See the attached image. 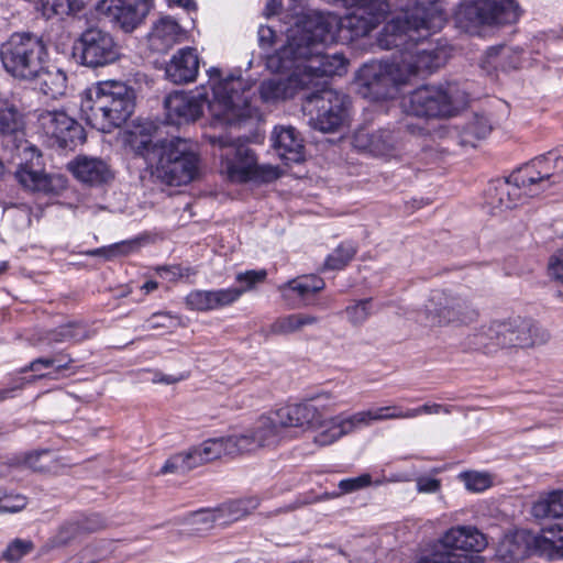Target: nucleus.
I'll use <instances>...</instances> for the list:
<instances>
[{
	"label": "nucleus",
	"mask_w": 563,
	"mask_h": 563,
	"mask_svg": "<svg viewBox=\"0 0 563 563\" xmlns=\"http://www.w3.org/2000/svg\"><path fill=\"white\" fill-rule=\"evenodd\" d=\"M271 140L282 159L287 163H299L303 159V140L295 128L276 126Z\"/></svg>",
	"instance_id": "obj_28"
},
{
	"label": "nucleus",
	"mask_w": 563,
	"mask_h": 563,
	"mask_svg": "<svg viewBox=\"0 0 563 563\" xmlns=\"http://www.w3.org/2000/svg\"><path fill=\"white\" fill-rule=\"evenodd\" d=\"M291 27L288 30L286 44L274 55L267 57V67L273 71H288L292 68H301L314 73L318 76H334L345 73L346 59L342 54H324L322 43L318 53L301 56L296 52H286L291 45Z\"/></svg>",
	"instance_id": "obj_11"
},
{
	"label": "nucleus",
	"mask_w": 563,
	"mask_h": 563,
	"mask_svg": "<svg viewBox=\"0 0 563 563\" xmlns=\"http://www.w3.org/2000/svg\"><path fill=\"white\" fill-rule=\"evenodd\" d=\"M213 310L231 306L241 297V291L235 290L234 287L225 289L211 290Z\"/></svg>",
	"instance_id": "obj_55"
},
{
	"label": "nucleus",
	"mask_w": 563,
	"mask_h": 563,
	"mask_svg": "<svg viewBox=\"0 0 563 563\" xmlns=\"http://www.w3.org/2000/svg\"><path fill=\"white\" fill-rule=\"evenodd\" d=\"M474 339L476 345L492 352L541 345L549 340V333L533 320L516 316L490 320L476 331Z\"/></svg>",
	"instance_id": "obj_6"
},
{
	"label": "nucleus",
	"mask_w": 563,
	"mask_h": 563,
	"mask_svg": "<svg viewBox=\"0 0 563 563\" xmlns=\"http://www.w3.org/2000/svg\"><path fill=\"white\" fill-rule=\"evenodd\" d=\"M90 336L87 327L80 322H69L51 330L47 340L54 343L79 342Z\"/></svg>",
	"instance_id": "obj_39"
},
{
	"label": "nucleus",
	"mask_w": 563,
	"mask_h": 563,
	"mask_svg": "<svg viewBox=\"0 0 563 563\" xmlns=\"http://www.w3.org/2000/svg\"><path fill=\"white\" fill-rule=\"evenodd\" d=\"M563 157L553 152L534 157L495 187L496 203L512 209L562 180Z\"/></svg>",
	"instance_id": "obj_4"
},
{
	"label": "nucleus",
	"mask_w": 563,
	"mask_h": 563,
	"mask_svg": "<svg viewBox=\"0 0 563 563\" xmlns=\"http://www.w3.org/2000/svg\"><path fill=\"white\" fill-rule=\"evenodd\" d=\"M537 550L548 556L554 554L563 556V525L559 527L558 533L552 537L540 536L534 539Z\"/></svg>",
	"instance_id": "obj_45"
},
{
	"label": "nucleus",
	"mask_w": 563,
	"mask_h": 563,
	"mask_svg": "<svg viewBox=\"0 0 563 563\" xmlns=\"http://www.w3.org/2000/svg\"><path fill=\"white\" fill-rule=\"evenodd\" d=\"M349 97L329 87L306 96L302 109L310 115V125L323 133L336 131L346 118Z\"/></svg>",
	"instance_id": "obj_13"
},
{
	"label": "nucleus",
	"mask_w": 563,
	"mask_h": 563,
	"mask_svg": "<svg viewBox=\"0 0 563 563\" xmlns=\"http://www.w3.org/2000/svg\"><path fill=\"white\" fill-rule=\"evenodd\" d=\"M151 0H100L96 10L124 32L134 31L147 15Z\"/></svg>",
	"instance_id": "obj_19"
},
{
	"label": "nucleus",
	"mask_w": 563,
	"mask_h": 563,
	"mask_svg": "<svg viewBox=\"0 0 563 563\" xmlns=\"http://www.w3.org/2000/svg\"><path fill=\"white\" fill-rule=\"evenodd\" d=\"M33 549L31 541L14 540L3 552V559L9 562H15Z\"/></svg>",
	"instance_id": "obj_56"
},
{
	"label": "nucleus",
	"mask_w": 563,
	"mask_h": 563,
	"mask_svg": "<svg viewBox=\"0 0 563 563\" xmlns=\"http://www.w3.org/2000/svg\"><path fill=\"white\" fill-rule=\"evenodd\" d=\"M490 131L492 125L488 118L476 114L464 128L461 136V144L475 146L474 140L485 139Z\"/></svg>",
	"instance_id": "obj_42"
},
{
	"label": "nucleus",
	"mask_w": 563,
	"mask_h": 563,
	"mask_svg": "<svg viewBox=\"0 0 563 563\" xmlns=\"http://www.w3.org/2000/svg\"><path fill=\"white\" fill-rule=\"evenodd\" d=\"M375 27L356 8L344 18L333 13L312 12L298 19L291 26L292 42L286 52L306 56L318 53L322 43L352 42L366 36Z\"/></svg>",
	"instance_id": "obj_2"
},
{
	"label": "nucleus",
	"mask_w": 563,
	"mask_h": 563,
	"mask_svg": "<svg viewBox=\"0 0 563 563\" xmlns=\"http://www.w3.org/2000/svg\"><path fill=\"white\" fill-rule=\"evenodd\" d=\"M278 177L279 170L277 167H273L271 165H257L255 162V170L252 174L251 179L269 183L277 179Z\"/></svg>",
	"instance_id": "obj_60"
},
{
	"label": "nucleus",
	"mask_w": 563,
	"mask_h": 563,
	"mask_svg": "<svg viewBox=\"0 0 563 563\" xmlns=\"http://www.w3.org/2000/svg\"><path fill=\"white\" fill-rule=\"evenodd\" d=\"M467 102L466 95L455 84L422 86L402 98V110L426 119L449 118Z\"/></svg>",
	"instance_id": "obj_10"
},
{
	"label": "nucleus",
	"mask_w": 563,
	"mask_h": 563,
	"mask_svg": "<svg viewBox=\"0 0 563 563\" xmlns=\"http://www.w3.org/2000/svg\"><path fill=\"white\" fill-rule=\"evenodd\" d=\"M325 286L324 280L317 275H305L289 280L280 287L283 295L288 297V291L296 292L301 299L306 300L310 296L321 291Z\"/></svg>",
	"instance_id": "obj_34"
},
{
	"label": "nucleus",
	"mask_w": 563,
	"mask_h": 563,
	"mask_svg": "<svg viewBox=\"0 0 563 563\" xmlns=\"http://www.w3.org/2000/svg\"><path fill=\"white\" fill-rule=\"evenodd\" d=\"M416 7L411 11L404 13V16H397L385 26V32L413 31L418 32L421 27L428 33L430 30H441L445 24L443 14L433 5L438 0H415Z\"/></svg>",
	"instance_id": "obj_20"
},
{
	"label": "nucleus",
	"mask_w": 563,
	"mask_h": 563,
	"mask_svg": "<svg viewBox=\"0 0 563 563\" xmlns=\"http://www.w3.org/2000/svg\"><path fill=\"white\" fill-rule=\"evenodd\" d=\"M376 421L375 409L357 411L345 418L342 416L332 417L329 418L327 429L318 432L313 441L321 446L330 445L343 435L358 428L368 427Z\"/></svg>",
	"instance_id": "obj_23"
},
{
	"label": "nucleus",
	"mask_w": 563,
	"mask_h": 563,
	"mask_svg": "<svg viewBox=\"0 0 563 563\" xmlns=\"http://www.w3.org/2000/svg\"><path fill=\"white\" fill-rule=\"evenodd\" d=\"M417 490L422 494H433L440 490L441 481L429 476H420L416 479Z\"/></svg>",
	"instance_id": "obj_61"
},
{
	"label": "nucleus",
	"mask_w": 563,
	"mask_h": 563,
	"mask_svg": "<svg viewBox=\"0 0 563 563\" xmlns=\"http://www.w3.org/2000/svg\"><path fill=\"white\" fill-rule=\"evenodd\" d=\"M478 317V310L466 297L445 291L433 294L424 309V320L430 325H467Z\"/></svg>",
	"instance_id": "obj_16"
},
{
	"label": "nucleus",
	"mask_w": 563,
	"mask_h": 563,
	"mask_svg": "<svg viewBox=\"0 0 563 563\" xmlns=\"http://www.w3.org/2000/svg\"><path fill=\"white\" fill-rule=\"evenodd\" d=\"M27 505L24 495L0 492V514H15L22 511Z\"/></svg>",
	"instance_id": "obj_51"
},
{
	"label": "nucleus",
	"mask_w": 563,
	"mask_h": 563,
	"mask_svg": "<svg viewBox=\"0 0 563 563\" xmlns=\"http://www.w3.org/2000/svg\"><path fill=\"white\" fill-rule=\"evenodd\" d=\"M356 80L358 92L377 101L393 98L398 87L407 82V76L396 63L372 62L360 68Z\"/></svg>",
	"instance_id": "obj_15"
},
{
	"label": "nucleus",
	"mask_w": 563,
	"mask_h": 563,
	"mask_svg": "<svg viewBox=\"0 0 563 563\" xmlns=\"http://www.w3.org/2000/svg\"><path fill=\"white\" fill-rule=\"evenodd\" d=\"M520 16L516 0H473L463 3L456 14L459 27L472 32L479 25L511 24Z\"/></svg>",
	"instance_id": "obj_14"
},
{
	"label": "nucleus",
	"mask_w": 563,
	"mask_h": 563,
	"mask_svg": "<svg viewBox=\"0 0 563 563\" xmlns=\"http://www.w3.org/2000/svg\"><path fill=\"white\" fill-rule=\"evenodd\" d=\"M176 318L167 312H155L146 320L148 330L169 329L175 327Z\"/></svg>",
	"instance_id": "obj_59"
},
{
	"label": "nucleus",
	"mask_w": 563,
	"mask_h": 563,
	"mask_svg": "<svg viewBox=\"0 0 563 563\" xmlns=\"http://www.w3.org/2000/svg\"><path fill=\"white\" fill-rule=\"evenodd\" d=\"M531 514L537 519L563 518V490L555 489L540 494L532 504Z\"/></svg>",
	"instance_id": "obj_33"
},
{
	"label": "nucleus",
	"mask_w": 563,
	"mask_h": 563,
	"mask_svg": "<svg viewBox=\"0 0 563 563\" xmlns=\"http://www.w3.org/2000/svg\"><path fill=\"white\" fill-rule=\"evenodd\" d=\"M279 419L277 421L268 417H261L251 430L257 448L272 446L280 440Z\"/></svg>",
	"instance_id": "obj_35"
},
{
	"label": "nucleus",
	"mask_w": 563,
	"mask_h": 563,
	"mask_svg": "<svg viewBox=\"0 0 563 563\" xmlns=\"http://www.w3.org/2000/svg\"><path fill=\"white\" fill-rule=\"evenodd\" d=\"M186 37L184 27L173 18L165 15L154 22L147 36L148 47L155 53H166Z\"/></svg>",
	"instance_id": "obj_26"
},
{
	"label": "nucleus",
	"mask_w": 563,
	"mask_h": 563,
	"mask_svg": "<svg viewBox=\"0 0 563 563\" xmlns=\"http://www.w3.org/2000/svg\"><path fill=\"white\" fill-rule=\"evenodd\" d=\"M416 563H472V558L441 550L435 547L434 542L432 552L421 556Z\"/></svg>",
	"instance_id": "obj_46"
},
{
	"label": "nucleus",
	"mask_w": 563,
	"mask_h": 563,
	"mask_svg": "<svg viewBox=\"0 0 563 563\" xmlns=\"http://www.w3.org/2000/svg\"><path fill=\"white\" fill-rule=\"evenodd\" d=\"M134 108V89L117 80L98 82L87 90L80 103L87 124L103 133H110L125 123Z\"/></svg>",
	"instance_id": "obj_5"
},
{
	"label": "nucleus",
	"mask_w": 563,
	"mask_h": 563,
	"mask_svg": "<svg viewBox=\"0 0 563 563\" xmlns=\"http://www.w3.org/2000/svg\"><path fill=\"white\" fill-rule=\"evenodd\" d=\"M548 276L560 287V294L563 296V249L553 252L548 260Z\"/></svg>",
	"instance_id": "obj_50"
},
{
	"label": "nucleus",
	"mask_w": 563,
	"mask_h": 563,
	"mask_svg": "<svg viewBox=\"0 0 563 563\" xmlns=\"http://www.w3.org/2000/svg\"><path fill=\"white\" fill-rule=\"evenodd\" d=\"M450 413L451 409L449 406L441 404H424L417 408H408L406 410L398 405H388L375 409L377 421L396 420V419H412L422 413Z\"/></svg>",
	"instance_id": "obj_31"
},
{
	"label": "nucleus",
	"mask_w": 563,
	"mask_h": 563,
	"mask_svg": "<svg viewBox=\"0 0 563 563\" xmlns=\"http://www.w3.org/2000/svg\"><path fill=\"white\" fill-rule=\"evenodd\" d=\"M371 305L372 299L367 298L354 301L353 305L347 306L344 311L350 323L354 327L363 324L371 316Z\"/></svg>",
	"instance_id": "obj_47"
},
{
	"label": "nucleus",
	"mask_w": 563,
	"mask_h": 563,
	"mask_svg": "<svg viewBox=\"0 0 563 563\" xmlns=\"http://www.w3.org/2000/svg\"><path fill=\"white\" fill-rule=\"evenodd\" d=\"M219 69L210 70L212 98L208 103L212 115L227 123L252 117L251 86L241 76L223 79H219Z\"/></svg>",
	"instance_id": "obj_9"
},
{
	"label": "nucleus",
	"mask_w": 563,
	"mask_h": 563,
	"mask_svg": "<svg viewBox=\"0 0 563 563\" xmlns=\"http://www.w3.org/2000/svg\"><path fill=\"white\" fill-rule=\"evenodd\" d=\"M199 70V56L195 48H180L166 66V77L174 84L191 82Z\"/></svg>",
	"instance_id": "obj_27"
},
{
	"label": "nucleus",
	"mask_w": 563,
	"mask_h": 563,
	"mask_svg": "<svg viewBox=\"0 0 563 563\" xmlns=\"http://www.w3.org/2000/svg\"><path fill=\"white\" fill-rule=\"evenodd\" d=\"M465 487L471 492H483L492 486L493 481L489 474L479 472H465L461 474Z\"/></svg>",
	"instance_id": "obj_53"
},
{
	"label": "nucleus",
	"mask_w": 563,
	"mask_h": 563,
	"mask_svg": "<svg viewBox=\"0 0 563 563\" xmlns=\"http://www.w3.org/2000/svg\"><path fill=\"white\" fill-rule=\"evenodd\" d=\"M221 148V172L232 183H246L251 180L255 170L254 152L240 140L229 136H219L213 140Z\"/></svg>",
	"instance_id": "obj_17"
},
{
	"label": "nucleus",
	"mask_w": 563,
	"mask_h": 563,
	"mask_svg": "<svg viewBox=\"0 0 563 563\" xmlns=\"http://www.w3.org/2000/svg\"><path fill=\"white\" fill-rule=\"evenodd\" d=\"M435 547L446 552H482L487 547V539L475 526H455L443 532Z\"/></svg>",
	"instance_id": "obj_22"
},
{
	"label": "nucleus",
	"mask_w": 563,
	"mask_h": 563,
	"mask_svg": "<svg viewBox=\"0 0 563 563\" xmlns=\"http://www.w3.org/2000/svg\"><path fill=\"white\" fill-rule=\"evenodd\" d=\"M439 30H430L429 33L422 27L418 32L400 31L386 32L387 46H404L400 65L407 79L412 75L432 73L441 67L448 58L443 47L426 41L428 36Z\"/></svg>",
	"instance_id": "obj_7"
},
{
	"label": "nucleus",
	"mask_w": 563,
	"mask_h": 563,
	"mask_svg": "<svg viewBox=\"0 0 563 563\" xmlns=\"http://www.w3.org/2000/svg\"><path fill=\"white\" fill-rule=\"evenodd\" d=\"M122 48L115 37L99 26L84 30L73 45V57L87 68L99 69L120 60Z\"/></svg>",
	"instance_id": "obj_12"
},
{
	"label": "nucleus",
	"mask_w": 563,
	"mask_h": 563,
	"mask_svg": "<svg viewBox=\"0 0 563 563\" xmlns=\"http://www.w3.org/2000/svg\"><path fill=\"white\" fill-rule=\"evenodd\" d=\"M0 146L19 158L15 178L31 191L58 194L66 188L67 180L62 175H48L35 168L40 165L38 150L25 140L22 115L14 106H0Z\"/></svg>",
	"instance_id": "obj_1"
},
{
	"label": "nucleus",
	"mask_w": 563,
	"mask_h": 563,
	"mask_svg": "<svg viewBox=\"0 0 563 563\" xmlns=\"http://www.w3.org/2000/svg\"><path fill=\"white\" fill-rule=\"evenodd\" d=\"M276 416L283 428H309L318 429L321 432L327 429L329 423V418L324 417L313 400L282 408Z\"/></svg>",
	"instance_id": "obj_24"
},
{
	"label": "nucleus",
	"mask_w": 563,
	"mask_h": 563,
	"mask_svg": "<svg viewBox=\"0 0 563 563\" xmlns=\"http://www.w3.org/2000/svg\"><path fill=\"white\" fill-rule=\"evenodd\" d=\"M71 362V358H68L67 361L63 362L57 357H41L31 362L29 369L36 372L40 371L41 367H55L56 372H60L63 369H67Z\"/></svg>",
	"instance_id": "obj_58"
},
{
	"label": "nucleus",
	"mask_w": 563,
	"mask_h": 563,
	"mask_svg": "<svg viewBox=\"0 0 563 563\" xmlns=\"http://www.w3.org/2000/svg\"><path fill=\"white\" fill-rule=\"evenodd\" d=\"M203 102L196 96L174 92L164 102L166 122L180 125L196 121L202 114Z\"/></svg>",
	"instance_id": "obj_25"
},
{
	"label": "nucleus",
	"mask_w": 563,
	"mask_h": 563,
	"mask_svg": "<svg viewBox=\"0 0 563 563\" xmlns=\"http://www.w3.org/2000/svg\"><path fill=\"white\" fill-rule=\"evenodd\" d=\"M137 156L155 168V176L170 186L190 183L198 173L197 144L187 139L172 137L153 142L147 136L131 141Z\"/></svg>",
	"instance_id": "obj_3"
},
{
	"label": "nucleus",
	"mask_w": 563,
	"mask_h": 563,
	"mask_svg": "<svg viewBox=\"0 0 563 563\" xmlns=\"http://www.w3.org/2000/svg\"><path fill=\"white\" fill-rule=\"evenodd\" d=\"M317 322L318 318L314 316L294 313L276 319L271 325V331L274 334H289Z\"/></svg>",
	"instance_id": "obj_38"
},
{
	"label": "nucleus",
	"mask_w": 563,
	"mask_h": 563,
	"mask_svg": "<svg viewBox=\"0 0 563 563\" xmlns=\"http://www.w3.org/2000/svg\"><path fill=\"white\" fill-rule=\"evenodd\" d=\"M54 463L55 456L48 450L31 453L25 457L27 467L41 473L49 472Z\"/></svg>",
	"instance_id": "obj_48"
},
{
	"label": "nucleus",
	"mask_w": 563,
	"mask_h": 563,
	"mask_svg": "<svg viewBox=\"0 0 563 563\" xmlns=\"http://www.w3.org/2000/svg\"><path fill=\"white\" fill-rule=\"evenodd\" d=\"M357 253V246L351 242L341 243L331 254L328 255L324 267L331 271L344 268Z\"/></svg>",
	"instance_id": "obj_44"
},
{
	"label": "nucleus",
	"mask_w": 563,
	"mask_h": 563,
	"mask_svg": "<svg viewBox=\"0 0 563 563\" xmlns=\"http://www.w3.org/2000/svg\"><path fill=\"white\" fill-rule=\"evenodd\" d=\"M353 145L374 156L396 157L402 150V132L400 129L389 128L374 132L362 129L355 132Z\"/></svg>",
	"instance_id": "obj_21"
},
{
	"label": "nucleus",
	"mask_w": 563,
	"mask_h": 563,
	"mask_svg": "<svg viewBox=\"0 0 563 563\" xmlns=\"http://www.w3.org/2000/svg\"><path fill=\"white\" fill-rule=\"evenodd\" d=\"M506 55L507 49L504 46L489 47L482 58L481 67L488 74L498 68L505 69L503 60Z\"/></svg>",
	"instance_id": "obj_49"
},
{
	"label": "nucleus",
	"mask_w": 563,
	"mask_h": 563,
	"mask_svg": "<svg viewBox=\"0 0 563 563\" xmlns=\"http://www.w3.org/2000/svg\"><path fill=\"white\" fill-rule=\"evenodd\" d=\"M205 463H209V461L205 457L201 443L187 452L170 456L162 466L159 474H186Z\"/></svg>",
	"instance_id": "obj_32"
},
{
	"label": "nucleus",
	"mask_w": 563,
	"mask_h": 563,
	"mask_svg": "<svg viewBox=\"0 0 563 563\" xmlns=\"http://www.w3.org/2000/svg\"><path fill=\"white\" fill-rule=\"evenodd\" d=\"M267 273L265 269L260 271H246L239 273L235 280L240 284L239 287H234L235 290L241 291V296L246 291L252 290L257 284L263 283L266 279Z\"/></svg>",
	"instance_id": "obj_52"
},
{
	"label": "nucleus",
	"mask_w": 563,
	"mask_h": 563,
	"mask_svg": "<svg viewBox=\"0 0 563 563\" xmlns=\"http://www.w3.org/2000/svg\"><path fill=\"white\" fill-rule=\"evenodd\" d=\"M69 167L76 178L91 185L107 183L112 176L107 164L99 158L79 157Z\"/></svg>",
	"instance_id": "obj_30"
},
{
	"label": "nucleus",
	"mask_w": 563,
	"mask_h": 563,
	"mask_svg": "<svg viewBox=\"0 0 563 563\" xmlns=\"http://www.w3.org/2000/svg\"><path fill=\"white\" fill-rule=\"evenodd\" d=\"M220 509L217 508L214 510H200L192 514V520L196 523H207L209 527L212 526L218 520H221Z\"/></svg>",
	"instance_id": "obj_62"
},
{
	"label": "nucleus",
	"mask_w": 563,
	"mask_h": 563,
	"mask_svg": "<svg viewBox=\"0 0 563 563\" xmlns=\"http://www.w3.org/2000/svg\"><path fill=\"white\" fill-rule=\"evenodd\" d=\"M355 8L375 26L384 22L390 11L389 3L386 0H356Z\"/></svg>",
	"instance_id": "obj_41"
},
{
	"label": "nucleus",
	"mask_w": 563,
	"mask_h": 563,
	"mask_svg": "<svg viewBox=\"0 0 563 563\" xmlns=\"http://www.w3.org/2000/svg\"><path fill=\"white\" fill-rule=\"evenodd\" d=\"M186 305L191 310H213L211 290H194L186 297Z\"/></svg>",
	"instance_id": "obj_54"
},
{
	"label": "nucleus",
	"mask_w": 563,
	"mask_h": 563,
	"mask_svg": "<svg viewBox=\"0 0 563 563\" xmlns=\"http://www.w3.org/2000/svg\"><path fill=\"white\" fill-rule=\"evenodd\" d=\"M47 60V46L43 37L33 32H14L0 44L1 65L16 80L31 81Z\"/></svg>",
	"instance_id": "obj_8"
},
{
	"label": "nucleus",
	"mask_w": 563,
	"mask_h": 563,
	"mask_svg": "<svg viewBox=\"0 0 563 563\" xmlns=\"http://www.w3.org/2000/svg\"><path fill=\"white\" fill-rule=\"evenodd\" d=\"M67 75L58 67L43 63L30 82H35L36 88L45 96L56 99L66 93Z\"/></svg>",
	"instance_id": "obj_29"
},
{
	"label": "nucleus",
	"mask_w": 563,
	"mask_h": 563,
	"mask_svg": "<svg viewBox=\"0 0 563 563\" xmlns=\"http://www.w3.org/2000/svg\"><path fill=\"white\" fill-rule=\"evenodd\" d=\"M372 484V477L369 474H362L357 477L342 479L339 483V488L342 493L349 494L358 489L365 488Z\"/></svg>",
	"instance_id": "obj_57"
},
{
	"label": "nucleus",
	"mask_w": 563,
	"mask_h": 563,
	"mask_svg": "<svg viewBox=\"0 0 563 563\" xmlns=\"http://www.w3.org/2000/svg\"><path fill=\"white\" fill-rule=\"evenodd\" d=\"M131 249L130 244H115L109 249L102 247V249H96L92 251H88L87 254L91 256H98L103 255L107 258L113 257L120 253H125L128 250Z\"/></svg>",
	"instance_id": "obj_63"
},
{
	"label": "nucleus",
	"mask_w": 563,
	"mask_h": 563,
	"mask_svg": "<svg viewBox=\"0 0 563 563\" xmlns=\"http://www.w3.org/2000/svg\"><path fill=\"white\" fill-rule=\"evenodd\" d=\"M261 505V498L257 496L245 497L222 504L219 509L222 519L228 518L231 521H238L252 514Z\"/></svg>",
	"instance_id": "obj_37"
},
{
	"label": "nucleus",
	"mask_w": 563,
	"mask_h": 563,
	"mask_svg": "<svg viewBox=\"0 0 563 563\" xmlns=\"http://www.w3.org/2000/svg\"><path fill=\"white\" fill-rule=\"evenodd\" d=\"M38 123L52 145L74 150L86 141L84 128L65 111H44Z\"/></svg>",
	"instance_id": "obj_18"
},
{
	"label": "nucleus",
	"mask_w": 563,
	"mask_h": 563,
	"mask_svg": "<svg viewBox=\"0 0 563 563\" xmlns=\"http://www.w3.org/2000/svg\"><path fill=\"white\" fill-rule=\"evenodd\" d=\"M202 452L209 462L214 461L222 455H239L240 449L236 434L224 438L208 439L203 441Z\"/></svg>",
	"instance_id": "obj_36"
},
{
	"label": "nucleus",
	"mask_w": 563,
	"mask_h": 563,
	"mask_svg": "<svg viewBox=\"0 0 563 563\" xmlns=\"http://www.w3.org/2000/svg\"><path fill=\"white\" fill-rule=\"evenodd\" d=\"M240 454L252 452L257 449L252 431H247L243 434H236Z\"/></svg>",
	"instance_id": "obj_64"
},
{
	"label": "nucleus",
	"mask_w": 563,
	"mask_h": 563,
	"mask_svg": "<svg viewBox=\"0 0 563 563\" xmlns=\"http://www.w3.org/2000/svg\"><path fill=\"white\" fill-rule=\"evenodd\" d=\"M261 99L266 103H275L292 97V88L282 79L264 80L258 88Z\"/></svg>",
	"instance_id": "obj_40"
},
{
	"label": "nucleus",
	"mask_w": 563,
	"mask_h": 563,
	"mask_svg": "<svg viewBox=\"0 0 563 563\" xmlns=\"http://www.w3.org/2000/svg\"><path fill=\"white\" fill-rule=\"evenodd\" d=\"M80 10V0H42V13L46 19L67 16Z\"/></svg>",
	"instance_id": "obj_43"
}]
</instances>
